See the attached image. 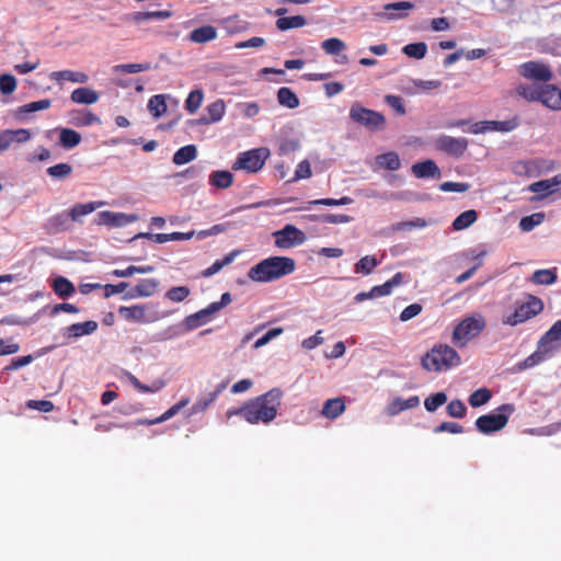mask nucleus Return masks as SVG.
I'll return each mask as SVG.
<instances>
[{
    "label": "nucleus",
    "mask_w": 561,
    "mask_h": 561,
    "mask_svg": "<svg viewBox=\"0 0 561 561\" xmlns=\"http://www.w3.org/2000/svg\"><path fill=\"white\" fill-rule=\"evenodd\" d=\"M545 220L543 213H535L529 216H525L519 221V228L522 231H531L536 226H539Z\"/></svg>",
    "instance_id": "nucleus-47"
},
{
    "label": "nucleus",
    "mask_w": 561,
    "mask_h": 561,
    "mask_svg": "<svg viewBox=\"0 0 561 561\" xmlns=\"http://www.w3.org/2000/svg\"><path fill=\"white\" fill-rule=\"evenodd\" d=\"M203 98L204 94L202 90L191 91L185 100V110L191 114L195 113L201 107Z\"/></svg>",
    "instance_id": "nucleus-51"
},
{
    "label": "nucleus",
    "mask_w": 561,
    "mask_h": 561,
    "mask_svg": "<svg viewBox=\"0 0 561 561\" xmlns=\"http://www.w3.org/2000/svg\"><path fill=\"white\" fill-rule=\"evenodd\" d=\"M345 408L343 398H333L324 402L321 413L324 417L334 420L345 411Z\"/></svg>",
    "instance_id": "nucleus-26"
},
{
    "label": "nucleus",
    "mask_w": 561,
    "mask_h": 561,
    "mask_svg": "<svg viewBox=\"0 0 561 561\" xmlns=\"http://www.w3.org/2000/svg\"><path fill=\"white\" fill-rule=\"evenodd\" d=\"M70 221L69 211H61L48 219L47 227L53 233L64 232L70 229Z\"/></svg>",
    "instance_id": "nucleus-29"
},
{
    "label": "nucleus",
    "mask_w": 561,
    "mask_h": 561,
    "mask_svg": "<svg viewBox=\"0 0 561 561\" xmlns=\"http://www.w3.org/2000/svg\"><path fill=\"white\" fill-rule=\"evenodd\" d=\"M96 122H99V117L88 110L77 112L71 119V123L79 127L90 126Z\"/></svg>",
    "instance_id": "nucleus-49"
},
{
    "label": "nucleus",
    "mask_w": 561,
    "mask_h": 561,
    "mask_svg": "<svg viewBox=\"0 0 561 561\" xmlns=\"http://www.w3.org/2000/svg\"><path fill=\"white\" fill-rule=\"evenodd\" d=\"M497 411L499 413H489L477 419L476 426L479 432L490 434L505 427L510 415L514 412V405L505 403L499 407Z\"/></svg>",
    "instance_id": "nucleus-7"
},
{
    "label": "nucleus",
    "mask_w": 561,
    "mask_h": 561,
    "mask_svg": "<svg viewBox=\"0 0 561 561\" xmlns=\"http://www.w3.org/2000/svg\"><path fill=\"white\" fill-rule=\"evenodd\" d=\"M50 80L55 82L70 81L75 83H87L89 81V76L81 71L73 70H60L53 71L49 75Z\"/></svg>",
    "instance_id": "nucleus-23"
},
{
    "label": "nucleus",
    "mask_w": 561,
    "mask_h": 561,
    "mask_svg": "<svg viewBox=\"0 0 561 561\" xmlns=\"http://www.w3.org/2000/svg\"><path fill=\"white\" fill-rule=\"evenodd\" d=\"M311 167L308 160H302L298 163L296 170H295V176L293 181H298L302 179H309L311 176Z\"/></svg>",
    "instance_id": "nucleus-64"
},
{
    "label": "nucleus",
    "mask_w": 561,
    "mask_h": 561,
    "mask_svg": "<svg viewBox=\"0 0 561 561\" xmlns=\"http://www.w3.org/2000/svg\"><path fill=\"white\" fill-rule=\"evenodd\" d=\"M419 404H420L419 396H412L409 399L396 398L389 404V412H390V414L394 415L404 410L416 408V407H419Z\"/></svg>",
    "instance_id": "nucleus-32"
},
{
    "label": "nucleus",
    "mask_w": 561,
    "mask_h": 561,
    "mask_svg": "<svg viewBox=\"0 0 561 561\" xmlns=\"http://www.w3.org/2000/svg\"><path fill=\"white\" fill-rule=\"evenodd\" d=\"M270 156L267 148H256L241 152L232 164V170H244L249 173H256L265 164Z\"/></svg>",
    "instance_id": "nucleus-9"
},
{
    "label": "nucleus",
    "mask_w": 561,
    "mask_h": 561,
    "mask_svg": "<svg viewBox=\"0 0 561 561\" xmlns=\"http://www.w3.org/2000/svg\"><path fill=\"white\" fill-rule=\"evenodd\" d=\"M207 116L199 118L198 123L201 124H213L219 122L226 112V105L222 100H217L206 107Z\"/></svg>",
    "instance_id": "nucleus-24"
},
{
    "label": "nucleus",
    "mask_w": 561,
    "mask_h": 561,
    "mask_svg": "<svg viewBox=\"0 0 561 561\" xmlns=\"http://www.w3.org/2000/svg\"><path fill=\"white\" fill-rule=\"evenodd\" d=\"M138 220V216L134 214L114 213L103 210L98 213L95 224L107 227H124Z\"/></svg>",
    "instance_id": "nucleus-13"
},
{
    "label": "nucleus",
    "mask_w": 561,
    "mask_h": 561,
    "mask_svg": "<svg viewBox=\"0 0 561 561\" xmlns=\"http://www.w3.org/2000/svg\"><path fill=\"white\" fill-rule=\"evenodd\" d=\"M197 156V149L194 145H186L181 147L173 154L172 161L176 165H182L193 161Z\"/></svg>",
    "instance_id": "nucleus-35"
},
{
    "label": "nucleus",
    "mask_w": 561,
    "mask_h": 561,
    "mask_svg": "<svg viewBox=\"0 0 561 561\" xmlns=\"http://www.w3.org/2000/svg\"><path fill=\"white\" fill-rule=\"evenodd\" d=\"M295 260L288 256H271L253 265L248 277L256 283H271L295 271Z\"/></svg>",
    "instance_id": "nucleus-2"
},
{
    "label": "nucleus",
    "mask_w": 561,
    "mask_h": 561,
    "mask_svg": "<svg viewBox=\"0 0 561 561\" xmlns=\"http://www.w3.org/2000/svg\"><path fill=\"white\" fill-rule=\"evenodd\" d=\"M413 174L419 179L439 178L440 170L434 160L427 159L412 165Z\"/></svg>",
    "instance_id": "nucleus-20"
},
{
    "label": "nucleus",
    "mask_w": 561,
    "mask_h": 561,
    "mask_svg": "<svg viewBox=\"0 0 561 561\" xmlns=\"http://www.w3.org/2000/svg\"><path fill=\"white\" fill-rule=\"evenodd\" d=\"M129 381L136 389L144 393L157 392L164 387V382L161 380L154 381L152 386L144 385L133 375L129 376Z\"/></svg>",
    "instance_id": "nucleus-58"
},
{
    "label": "nucleus",
    "mask_w": 561,
    "mask_h": 561,
    "mask_svg": "<svg viewBox=\"0 0 561 561\" xmlns=\"http://www.w3.org/2000/svg\"><path fill=\"white\" fill-rule=\"evenodd\" d=\"M239 254V251H232L227 254L222 260L214 262L209 267L202 272L203 277H210L218 273L224 266L229 265L233 262L234 257Z\"/></svg>",
    "instance_id": "nucleus-41"
},
{
    "label": "nucleus",
    "mask_w": 561,
    "mask_h": 561,
    "mask_svg": "<svg viewBox=\"0 0 561 561\" xmlns=\"http://www.w3.org/2000/svg\"><path fill=\"white\" fill-rule=\"evenodd\" d=\"M378 264L379 262L374 255H366L354 265V272L356 274L369 275Z\"/></svg>",
    "instance_id": "nucleus-42"
},
{
    "label": "nucleus",
    "mask_w": 561,
    "mask_h": 561,
    "mask_svg": "<svg viewBox=\"0 0 561 561\" xmlns=\"http://www.w3.org/2000/svg\"><path fill=\"white\" fill-rule=\"evenodd\" d=\"M377 162L389 171H397L401 167L400 158L394 151L378 156Z\"/></svg>",
    "instance_id": "nucleus-43"
},
{
    "label": "nucleus",
    "mask_w": 561,
    "mask_h": 561,
    "mask_svg": "<svg viewBox=\"0 0 561 561\" xmlns=\"http://www.w3.org/2000/svg\"><path fill=\"white\" fill-rule=\"evenodd\" d=\"M190 400L187 398L180 400L178 403L168 409L163 414L157 417V421L160 423L173 417L181 409L188 404Z\"/></svg>",
    "instance_id": "nucleus-62"
},
{
    "label": "nucleus",
    "mask_w": 561,
    "mask_h": 561,
    "mask_svg": "<svg viewBox=\"0 0 561 561\" xmlns=\"http://www.w3.org/2000/svg\"><path fill=\"white\" fill-rule=\"evenodd\" d=\"M217 37V30L211 25H204L197 28H194L188 34V39L193 43L205 44L214 41Z\"/></svg>",
    "instance_id": "nucleus-25"
},
{
    "label": "nucleus",
    "mask_w": 561,
    "mask_h": 561,
    "mask_svg": "<svg viewBox=\"0 0 561 561\" xmlns=\"http://www.w3.org/2000/svg\"><path fill=\"white\" fill-rule=\"evenodd\" d=\"M485 319L480 313L463 318L454 328L451 334L453 344L459 348L467 346L471 340L485 329Z\"/></svg>",
    "instance_id": "nucleus-5"
},
{
    "label": "nucleus",
    "mask_w": 561,
    "mask_h": 561,
    "mask_svg": "<svg viewBox=\"0 0 561 561\" xmlns=\"http://www.w3.org/2000/svg\"><path fill=\"white\" fill-rule=\"evenodd\" d=\"M277 100L282 106L294 110L299 106V99L296 93L287 88L283 87L277 91Z\"/></svg>",
    "instance_id": "nucleus-36"
},
{
    "label": "nucleus",
    "mask_w": 561,
    "mask_h": 561,
    "mask_svg": "<svg viewBox=\"0 0 561 561\" xmlns=\"http://www.w3.org/2000/svg\"><path fill=\"white\" fill-rule=\"evenodd\" d=\"M404 275L402 273L394 274L389 280L382 285L374 286L371 288L374 298L388 296L392 293V289L403 283Z\"/></svg>",
    "instance_id": "nucleus-30"
},
{
    "label": "nucleus",
    "mask_w": 561,
    "mask_h": 561,
    "mask_svg": "<svg viewBox=\"0 0 561 561\" xmlns=\"http://www.w3.org/2000/svg\"><path fill=\"white\" fill-rule=\"evenodd\" d=\"M81 135L71 128H61L59 133V145L65 149H72L81 142Z\"/></svg>",
    "instance_id": "nucleus-33"
},
{
    "label": "nucleus",
    "mask_w": 561,
    "mask_h": 561,
    "mask_svg": "<svg viewBox=\"0 0 561 561\" xmlns=\"http://www.w3.org/2000/svg\"><path fill=\"white\" fill-rule=\"evenodd\" d=\"M478 219V213L474 209H469L461 213L453 221V228L457 231L465 230L473 225Z\"/></svg>",
    "instance_id": "nucleus-38"
},
{
    "label": "nucleus",
    "mask_w": 561,
    "mask_h": 561,
    "mask_svg": "<svg viewBox=\"0 0 561 561\" xmlns=\"http://www.w3.org/2000/svg\"><path fill=\"white\" fill-rule=\"evenodd\" d=\"M72 173V167L69 163H58L47 169V174L57 180H64Z\"/></svg>",
    "instance_id": "nucleus-53"
},
{
    "label": "nucleus",
    "mask_w": 561,
    "mask_h": 561,
    "mask_svg": "<svg viewBox=\"0 0 561 561\" xmlns=\"http://www.w3.org/2000/svg\"><path fill=\"white\" fill-rule=\"evenodd\" d=\"M225 388V385H221L217 390L207 394L206 398L198 399L192 407L193 413H198L205 411L217 398L218 393L221 389Z\"/></svg>",
    "instance_id": "nucleus-50"
},
{
    "label": "nucleus",
    "mask_w": 561,
    "mask_h": 561,
    "mask_svg": "<svg viewBox=\"0 0 561 561\" xmlns=\"http://www.w3.org/2000/svg\"><path fill=\"white\" fill-rule=\"evenodd\" d=\"M31 138V134L27 129H5L0 130V151H4L10 148L12 142H26Z\"/></svg>",
    "instance_id": "nucleus-17"
},
{
    "label": "nucleus",
    "mask_w": 561,
    "mask_h": 561,
    "mask_svg": "<svg viewBox=\"0 0 561 561\" xmlns=\"http://www.w3.org/2000/svg\"><path fill=\"white\" fill-rule=\"evenodd\" d=\"M50 105H51V101L48 100V99H44V100H39V101H34V102H31V103H27V104H24V105L20 106L16 110V115L20 118H25L27 114H31V113H34V112H37V111L47 110V108L50 107Z\"/></svg>",
    "instance_id": "nucleus-37"
},
{
    "label": "nucleus",
    "mask_w": 561,
    "mask_h": 561,
    "mask_svg": "<svg viewBox=\"0 0 561 561\" xmlns=\"http://www.w3.org/2000/svg\"><path fill=\"white\" fill-rule=\"evenodd\" d=\"M159 282L156 278L141 279L135 287L125 293L124 299L151 297L158 290Z\"/></svg>",
    "instance_id": "nucleus-16"
},
{
    "label": "nucleus",
    "mask_w": 561,
    "mask_h": 561,
    "mask_svg": "<svg viewBox=\"0 0 561 561\" xmlns=\"http://www.w3.org/2000/svg\"><path fill=\"white\" fill-rule=\"evenodd\" d=\"M518 73L529 80L548 83L553 73L548 65L541 61H527L519 66Z\"/></svg>",
    "instance_id": "nucleus-11"
},
{
    "label": "nucleus",
    "mask_w": 561,
    "mask_h": 561,
    "mask_svg": "<svg viewBox=\"0 0 561 561\" xmlns=\"http://www.w3.org/2000/svg\"><path fill=\"white\" fill-rule=\"evenodd\" d=\"M446 410L447 414L451 417L462 419L467 414V408L465 403L459 399L451 400L448 403Z\"/></svg>",
    "instance_id": "nucleus-59"
},
{
    "label": "nucleus",
    "mask_w": 561,
    "mask_h": 561,
    "mask_svg": "<svg viewBox=\"0 0 561 561\" xmlns=\"http://www.w3.org/2000/svg\"><path fill=\"white\" fill-rule=\"evenodd\" d=\"M516 93L528 102H539L551 111H561V90L554 84L524 83L516 88Z\"/></svg>",
    "instance_id": "nucleus-3"
},
{
    "label": "nucleus",
    "mask_w": 561,
    "mask_h": 561,
    "mask_svg": "<svg viewBox=\"0 0 561 561\" xmlns=\"http://www.w3.org/2000/svg\"><path fill=\"white\" fill-rule=\"evenodd\" d=\"M148 110L153 117L159 118L167 112L165 98L162 94L153 95L148 101Z\"/></svg>",
    "instance_id": "nucleus-40"
},
{
    "label": "nucleus",
    "mask_w": 561,
    "mask_h": 561,
    "mask_svg": "<svg viewBox=\"0 0 561 561\" xmlns=\"http://www.w3.org/2000/svg\"><path fill=\"white\" fill-rule=\"evenodd\" d=\"M172 15L169 10H157V11H148V12H135L131 18L135 22H145L149 20H164Z\"/></svg>",
    "instance_id": "nucleus-44"
},
{
    "label": "nucleus",
    "mask_w": 561,
    "mask_h": 561,
    "mask_svg": "<svg viewBox=\"0 0 561 561\" xmlns=\"http://www.w3.org/2000/svg\"><path fill=\"white\" fill-rule=\"evenodd\" d=\"M427 46L425 43L408 44L403 47V53L412 58L421 59L426 55Z\"/></svg>",
    "instance_id": "nucleus-56"
},
{
    "label": "nucleus",
    "mask_w": 561,
    "mask_h": 561,
    "mask_svg": "<svg viewBox=\"0 0 561 561\" xmlns=\"http://www.w3.org/2000/svg\"><path fill=\"white\" fill-rule=\"evenodd\" d=\"M53 289L61 298L69 297L75 293L73 284L64 276H58L54 279Z\"/></svg>",
    "instance_id": "nucleus-39"
},
{
    "label": "nucleus",
    "mask_w": 561,
    "mask_h": 561,
    "mask_svg": "<svg viewBox=\"0 0 561 561\" xmlns=\"http://www.w3.org/2000/svg\"><path fill=\"white\" fill-rule=\"evenodd\" d=\"M543 310L542 300L534 295H528L527 300L517 304L514 312L503 319V323L515 327L536 317Z\"/></svg>",
    "instance_id": "nucleus-6"
},
{
    "label": "nucleus",
    "mask_w": 561,
    "mask_h": 561,
    "mask_svg": "<svg viewBox=\"0 0 561 561\" xmlns=\"http://www.w3.org/2000/svg\"><path fill=\"white\" fill-rule=\"evenodd\" d=\"M426 226V221L423 218H415L413 220L409 221H400L394 225H392L393 231H403V230H411L413 228H424Z\"/></svg>",
    "instance_id": "nucleus-60"
},
{
    "label": "nucleus",
    "mask_w": 561,
    "mask_h": 561,
    "mask_svg": "<svg viewBox=\"0 0 561 561\" xmlns=\"http://www.w3.org/2000/svg\"><path fill=\"white\" fill-rule=\"evenodd\" d=\"M413 2H388L382 12L364 13L366 20H394L407 16V12L413 9Z\"/></svg>",
    "instance_id": "nucleus-12"
},
{
    "label": "nucleus",
    "mask_w": 561,
    "mask_h": 561,
    "mask_svg": "<svg viewBox=\"0 0 561 561\" xmlns=\"http://www.w3.org/2000/svg\"><path fill=\"white\" fill-rule=\"evenodd\" d=\"M146 305L121 306L118 313L129 322L148 323L151 320L147 318Z\"/></svg>",
    "instance_id": "nucleus-18"
},
{
    "label": "nucleus",
    "mask_w": 561,
    "mask_h": 561,
    "mask_svg": "<svg viewBox=\"0 0 561 561\" xmlns=\"http://www.w3.org/2000/svg\"><path fill=\"white\" fill-rule=\"evenodd\" d=\"M26 407L41 412H51L55 408L54 403L49 400H28Z\"/></svg>",
    "instance_id": "nucleus-63"
},
{
    "label": "nucleus",
    "mask_w": 561,
    "mask_h": 561,
    "mask_svg": "<svg viewBox=\"0 0 561 561\" xmlns=\"http://www.w3.org/2000/svg\"><path fill=\"white\" fill-rule=\"evenodd\" d=\"M282 390L273 388L267 392L247 401L236 411L229 412V415H239L250 424H270L277 416L278 409L282 404Z\"/></svg>",
    "instance_id": "nucleus-1"
},
{
    "label": "nucleus",
    "mask_w": 561,
    "mask_h": 561,
    "mask_svg": "<svg viewBox=\"0 0 561 561\" xmlns=\"http://www.w3.org/2000/svg\"><path fill=\"white\" fill-rule=\"evenodd\" d=\"M549 357H551V355L547 353V350H541L537 345V350L524 359V362L522 363V368L535 367L540 363L545 362L546 359H548Z\"/></svg>",
    "instance_id": "nucleus-46"
},
{
    "label": "nucleus",
    "mask_w": 561,
    "mask_h": 561,
    "mask_svg": "<svg viewBox=\"0 0 561 561\" xmlns=\"http://www.w3.org/2000/svg\"><path fill=\"white\" fill-rule=\"evenodd\" d=\"M233 183V174L230 171H214L209 175V184L217 188H228Z\"/></svg>",
    "instance_id": "nucleus-34"
},
{
    "label": "nucleus",
    "mask_w": 561,
    "mask_h": 561,
    "mask_svg": "<svg viewBox=\"0 0 561 561\" xmlns=\"http://www.w3.org/2000/svg\"><path fill=\"white\" fill-rule=\"evenodd\" d=\"M561 340V319L556 321L551 328L540 337L537 345L541 350H547L551 356L560 348Z\"/></svg>",
    "instance_id": "nucleus-15"
},
{
    "label": "nucleus",
    "mask_w": 561,
    "mask_h": 561,
    "mask_svg": "<svg viewBox=\"0 0 561 561\" xmlns=\"http://www.w3.org/2000/svg\"><path fill=\"white\" fill-rule=\"evenodd\" d=\"M493 125V131L508 133L519 126V119L517 116L507 121H491Z\"/></svg>",
    "instance_id": "nucleus-57"
},
{
    "label": "nucleus",
    "mask_w": 561,
    "mask_h": 561,
    "mask_svg": "<svg viewBox=\"0 0 561 561\" xmlns=\"http://www.w3.org/2000/svg\"><path fill=\"white\" fill-rule=\"evenodd\" d=\"M275 247L278 249H290L302 244L306 234L294 225H286L283 229L273 232Z\"/></svg>",
    "instance_id": "nucleus-10"
},
{
    "label": "nucleus",
    "mask_w": 561,
    "mask_h": 561,
    "mask_svg": "<svg viewBox=\"0 0 561 561\" xmlns=\"http://www.w3.org/2000/svg\"><path fill=\"white\" fill-rule=\"evenodd\" d=\"M321 48L328 55H339L346 48V45L342 39L337 37H331L322 42Z\"/></svg>",
    "instance_id": "nucleus-48"
},
{
    "label": "nucleus",
    "mask_w": 561,
    "mask_h": 561,
    "mask_svg": "<svg viewBox=\"0 0 561 561\" xmlns=\"http://www.w3.org/2000/svg\"><path fill=\"white\" fill-rule=\"evenodd\" d=\"M213 314L214 313L211 312V310H209V307L207 306L206 308L187 316L183 321L185 331H193L199 328L201 325L207 323Z\"/></svg>",
    "instance_id": "nucleus-22"
},
{
    "label": "nucleus",
    "mask_w": 561,
    "mask_h": 561,
    "mask_svg": "<svg viewBox=\"0 0 561 561\" xmlns=\"http://www.w3.org/2000/svg\"><path fill=\"white\" fill-rule=\"evenodd\" d=\"M287 12V9L279 8L275 11V14L279 18L276 21V27L279 31H287L290 28H299L306 25V19L302 15L283 16Z\"/></svg>",
    "instance_id": "nucleus-19"
},
{
    "label": "nucleus",
    "mask_w": 561,
    "mask_h": 561,
    "mask_svg": "<svg viewBox=\"0 0 561 561\" xmlns=\"http://www.w3.org/2000/svg\"><path fill=\"white\" fill-rule=\"evenodd\" d=\"M533 282L539 285H551L557 280V274L552 270H537L533 274Z\"/></svg>",
    "instance_id": "nucleus-52"
},
{
    "label": "nucleus",
    "mask_w": 561,
    "mask_h": 561,
    "mask_svg": "<svg viewBox=\"0 0 561 561\" xmlns=\"http://www.w3.org/2000/svg\"><path fill=\"white\" fill-rule=\"evenodd\" d=\"M460 363V355L448 344L434 345L421 359V365L425 370L435 373L449 370L459 366Z\"/></svg>",
    "instance_id": "nucleus-4"
},
{
    "label": "nucleus",
    "mask_w": 561,
    "mask_h": 561,
    "mask_svg": "<svg viewBox=\"0 0 561 561\" xmlns=\"http://www.w3.org/2000/svg\"><path fill=\"white\" fill-rule=\"evenodd\" d=\"M560 184L561 175H556L551 179L534 182L530 184L529 191L539 194L541 197H546L552 194Z\"/></svg>",
    "instance_id": "nucleus-21"
},
{
    "label": "nucleus",
    "mask_w": 561,
    "mask_h": 561,
    "mask_svg": "<svg viewBox=\"0 0 561 561\" xmlns=\"http://www.w3.org/2000/svg\"><path fill=\"white\" fill-rule=\"evenodd\" d=\"M98 323L93 320L85 322L73 323L67 328L68 335L71 337H80L82 335H89L95 332Z\"/></svg>",
    "instance_id": "nucleus-31"
},
{
    "label": "nucleus",
    "mask_w": 561,
    "mask_h": 561,
    "mask_svg": "<svg viewBox=\"0 0 561 561\" xmlns=\"http://www.w3.org/2000/svg\"><path fill=\"white\" fill-rule=\"evenodd\" d=\"M191 294V289L187 286L171 287L165 293V298L173 302L184 301Z\"/></svg>",
    "instance_id": "nucleus-55"
},
{
    "label": "nucleus",
    "mask_w": 561,
    "mask_h": 561,
    "mask_svg": "<svg viewBox=\"0 0 561 561\" xmlns=\"http://www.w3.org/2000/svg\"><path fill=\"white\" fill-rule=\"evenodd\" d=\"M435 146L447 154L460 157L468 148V140L463 137L440 136L436 139Z\"/></svg>",
    "instance_id": "nucleus-14"
},
{
    "label": "nucleus",
    "mask_w": 561,
    "mask_h": 561,
    "mask_svg": "<svg viewBox=\"0 0 561 561\" xmlns=\"http://www.w3.org/2000/svg\"><path fill=\"white\" fill-rule=\"evenodd\" d=\"M350 118L371 131L382 129L386 124V118L381 113L366 108L359 103H354L351 106Z\"/></svg>",
    "instance_id": "nucleus-8"
},
{
    "label": "nucleus",
    "mask_w": 561,
    "mask_h": 561,
    "mask_svg": "<svg viewBox=\"0 0 561 561\" xmlns=\"http://www.w3.org/2000/svg\"><path fill=\"white\" fill-rule=\"evenodd\" d=\"M104 202H90L85 204H76L69 210L71 221H80L83 216H87L98 208L104 206Z\"/></svg>",
    "instance_id": "nucleus-28"
},
{
    "label": "nucleus",
    "mask_w": 561,
    "mask_h": 561,
    "mask_svg": "<svg viewBox=\"0 0 561 561\" xmlns=\"http://www.w3.org/2000/svg\"><path fill=\"white\" fill-rule=\"evenodd\" d=\"M491 398L492 392L488 388H480L469 396L468 402L472 408H479L488 403Z\"/></svg>",
    "instance_id": "nucleus-45"
},
{
    "label": "nucleus",
    "mask_w": 561,
    "mask_h": 561,
    "mask_svg": "<svg viewBox=\"0 0 561 561\" xmlns=\"http://www.w3.org/2000/svg\"><path fill=\"white\" fill-rule=\"evenodd\" d=\"M16 89V80L12 75L0 76V91L2 94H11Z\"/></svg>",
    "instance_id": "nucleus-61"
},
{
    "label": "nucleus",
    "mask_w": 561,
    "mask_h": 561,
    "mask_svg": "<svg viewBox=\"0 0 561 561\" xmlns=\"http://www.w3.org/2000/svg\"><path fill=\"white\" fill-rule=\"evenodd\" d=\"M447 402V396L445 392H436L428 396L424 400V407L427 412H435L440 405Z\"/></svg>",
    "instance_id": "nucleus-54"
},
{
    "label": "nucleus",
    "mask_w": 561,
    "mask_h": 561,
    "mask_svg": "<svg viewBox=\"0 0 561 561\" xmlns=\"http://www.w3.org/2000/svg\"><path fill=\"white\" fill-rule=\"evenodd\" d=\"M70 99L77 104H94L99 101V93L91 88H78L70 94Z\"/></svg>",
    "instance_id": "nucleus-27"
}]
</instances>
